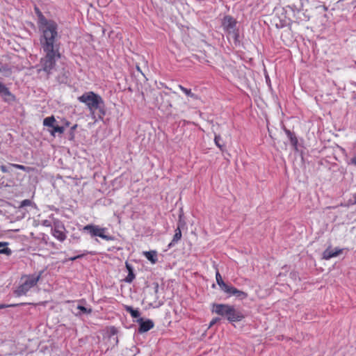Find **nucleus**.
I'll list each match as a JSON object with an SVG mask.
<instances>
[{
	"label": "nucleus",
	"mask_w": 356,
	"mask_h": 356,
	"mask_svg": "<svg viewBox=\"0 0 356 356\" xmlns=\"http://www.w3.org/2000/svg\"><path fill=\"white\" fill-rule=\"evenodd\" d=\"M8 165L13 167L15 168H17V169L22 170L27 172H30V170H31L30 168L24 166L23 165H20V164L9 163Z\"/></svg>",
	"instance_id": "21"
},
{
	"label": "nucleus",
	"mask_w": 356,
	"mask_h": 356,
	"mask_svg": "<svg viewBox=\"0 0 356 356\" xmlns=\"http://www.w3.org/2000/svg\"><path fill=\"white\" fill-rule=\"evenodd\" d=\"M352 163L356 165V158L352 159Z\"/></svg>",
	"instance_id": "31"
},
{
	"label": "nucleus",
	"mask_w": 356,
	"mask_h": 356,
	"mask_svg": "<svg viewBox=\"0 0 356 356\" xmlns=\"http://www.w3.org/2000/svg\"><path fill=\"white\" fill-rule=\"evenodd\" d=\"M83 230L89 233L92 237L99 236L106 241H111L113 239L112 236L105 234V232H106V228L105 227H100L98 225L91 224L84 226Z\"/></svg>",
	"instance_id": "5"
},
{
	"label": "nucleus",
	"mask_w": 356,
	"mask_h": 356,
	"mask_svg": "<svg viewBox=\"0 0 356 356\" xmlns=\"http://www.w3.org/2000/svg\"><path fill=\"white\" fill-rule=\"evenodd\" d=\"M138 321L140 324L138 331L140 333L146 332L150 330L152 328L154 327V325L153 321L149 319L143 321V318H140Z\"/></svg>",
	"instance_id": "10"
},
{
	"label": "nucleus",
	"mask_w": 356,
	"mask_h": 356,
	"mask_svg": "<svg viewBox=\"0 0 356 356\" xmlns=\"http://www.w3.org/2000/svg\"><path fill=\"white\" fill-rule=\"evenodd\" d=\"M126 267L129 271V273L130 272V270H133V268L132 267L127 263H126Z\"/></svg>",
	"instance_id": "30"
},
{
	"label": "nucleus",
	"mask_w": 356,
	"mask_h": 356,
	"mask_svg": "<svg viewBox=\"0 0 356 356\" xmlns=\"http://www.w3.org/2000/svg\"><path fill=\"white\" fill-rule=\"evenodd\" d=\"M175 234L172 238V242L169 244V246H171L173 243H177L181 238V231L179 227L175 231Z\"/></svg>",
	"instance_id": "15"
},
{
	"label": "nucleus",
	"mask_w": 356,
	"mask_h": 356,
	"mask_svg": "<svg viewBox=\"0 0 356 356\" xmlns=\"http://www.w3.org/2000/svg\"><path fill=\"white\" fill-rule=\"evenodd\" d=\"M134 278H135V275H134L133 270H130V272L128 273V275L125 278V281L128 283H131L133 282Z\"/></svg>",
	"instance_id": "23"
},
{
	"label": "nucleus",
	"mask_w": 356,
	"mask_h": 356,
	"mask_svg": "<svg viewBox=\"0 0 356 356\" xmlns=\"http://www.w3.org/2000/svg\"><path fill=\"white\" fill-rule=\"evenodd\" d=\"M58 26L52 20L45 18L41 19L40 30L42 35L40 39L44 56L41 58L39 71H44L47 74L51 73L55 68L58 60L61 58L60 42L58 40Z\"/></svg>",
	"instance_id": "1"
},
{
	"label": "nucleus",
	"mask_w": 356,
	"mask_h": 356,
	"mask_svg": "<svg viewBox=\"0 0 356 356\" xmlns=\"http://www.w3.org/2000/svg\"><path fill=\"white\" fill-rule=\"evenodd\" d=\"M124 308L133 318H138L140 316V312L137 309H134L132 307L126 305Z\"/></svg>",
	"instance_id": "17"
},
{
	"label": "nucleus",
	"mask_w": 356,
	"mask_h": 356,
	"mask_svg": "<svg viewBox=\"0 0 356 356\" xmlns=\"http://www.w3.org/2000/svg\"><path fill=\"white\" fill-rule=\"evenodd\" d=\"M343 252V249L341 248H335L332 250L330 248H327L323 253V259L325 260H328L332 257H335L339 254H341Z\"/></svg>",
	"instance_id": "11"
},
{
	"label": "nucleus",
	"mask_w": 356,
	"mask_h": 356,
	"mask_svg": "<svg viewBox=\"0 0 356 356\" xmlns=\"http://www.w3.org/2000/svg\"><path fill=\"white\" fill-rule=\"evenodd\" d=\"M211 312L225 318L229 322L241 321L245 317L242 312L235 309L234 306L228 304H213Z\"/></svg>",
	"instance_id": "2"
},
{
	"label": "nucleus",
	"mask_w": 356,
	"mask_h": 356,
	"mask_svg": "<svg viewBox=\"0 0 356 356\" xmlns=\"http://www.w3.org/2000/svg\"><path fill=\"white\" fill-rule=\"evenodd\" d=\"M216 282H217L218 285L220 286V288L222 290L225 286V285L227 284L225 283L224 281L222 280V276L220 274V273L218 272V270H217L216 273Z\"/></svg>",
	"instance_id": "18"
},
{
	"label": "nucleus",
	"mask_w": 356,
	"mask_h": 356,
	"mask_svg": "<svg viewBox=\"0 0 356 356\" xmlns=\"http://www.w3.org/2000/svg\"><path fill=\"white\" fill-rule=\"evenodd\" d=\"M56 122V119L54 116L47 117L43 120V125L45 127H52Z\"/></svg>",
	"instance_id": "16"
},
{
	"label": "nucleus",
	"mask_w": 356,
	"mask_h": 356,
	"mask_svg": "<svg viewBox=\"0 0 356 356\" xmlns=\"http://www.w3.org/2000/svg\"><path fill=\"white\" fill-rule=\"evenodd\" d=\"M221 140V137L220 135H215L214 142L216 145L221 150L223 151V145L220 144V140Z\"/></svg>",
	"instance_id": "22"
},
{
	"label": "nucleus",
	"mask_w": 356,
	"mask_h": 356,
	"mask_svg": "<svg viewBox=\"0 0 356 356\" xmlns=\"http://www.w3.org/2000/svg\"><path fill=\"white\" fill-rule=\"evenodd\" d=\"M78 100L84 104L92 113L99 108L101 104H104L102 97L92 91L84 92L78 97Z\"/></svg>",
	"instance_id": "3"
},
{
	"label": "nucleus",
	"mask_w": 356,
	"mask_h": 356,
	"mask_svg": "<svg viewBox=\"0 0 356 356\" xmlns=\"http://www.w3.org/2000/svg\"><path fill=\"white\" fill-rule=\"evenodd\" d=\"M52 128V130L50 131L51 132V135L52 136H55V133H59V134H63L65 131V129L63 127H60V126H58V125H54V127H51Z\"/></svg>",
	"instance_id": "20"
},
{
	"label": "nucleus",
	"mask_w": 356,
	"mask_h": 356,
	"mask_svg": "<svg viewBox=\"0 0 356 356\" xmlns=\"http://www.w3.org/2000/svg\"><path fill=\"white\" fill-rule=\"evenodd\" d=\"M26 303H21V304H12V305H0V309H3V308H6V307H16V306H18V305H26Z\"/></svg>",
	"instance_id": "26"
},
{
	"label": "nucleus",
	"mask_w": 356,
	"mask_h": 356,
	"mask_svg": "<svg viewBox=\"0 0 356 356\" xmlns=\"http://www.w3.org/2000/svg\"><path fill=\"white\" fill-rule=\"evenodd\" d=\"M51 234L54 238L60 242L64 241L66 238L65 228L64 225L59 220H56L53 223L51 228Z\"/></svg>",
	"instance_id": "6"
},
{
	"label": "nucleus",
	"mask_w": 356,
	"mask_h": 356,
	"mask_svg": "<svg viewBox=\"0 0 356 356\" xmlns=\"http://www.w3.org/2000/svg\"><path fill=\"white\" fill-rule=\"evenodd\" d=\"M10 166H7V165H1L0 166V170L1 171L3 172V173H8L10 172Z\"/></svg>",
	"instance_id": "25"
},
{
	"label": "nucleus",
	"mask_w": 356,
	"mask_h": 356,
	"mask_svg": "<svg viewBox=\"0 0 356 356\" xmlns=\"http://www.w3.org/2000/svg\"><path fill=\"white\" fill-rule=\"evenodd\" d=\"M237 22L236 20L230 15H226L223 17L222 21V26L223 30L227 33H235L236 26Z\"/></svg>",
	"instance_id": "7"
},
{
	"label": "nucleus",
	"mask_w": 356,
	"mask_h": 356,
	"mask_svg": "<svg viewBox=\"0 0 356 356\" xmlns=\"http://www.w3.org/2000/svg\"><path fill=\"white\" fill-rule=\"evenodd\" d=\"M77 309L81 310L83 313L90 314L92 312L91 309H87L86 307L82 305H79L77 307Z\"/></svg>",
	"instance_id": "24"
},
{
	"label": "nucleus",
	"mask_w": 356,
	"mask_h": 356,
	"mask_svg": "<svg viewBox=\"0 0 356 356\" xmlns=\"http://www.w3.org/2000/svg\"><path fill=\"white\" fill-rule=\"evenodd\" d=\"M8 245V243L7 242H0V254H5L6 255L11 254V250L6 247Z\"/></svg>",
	"instance_id": "14"
},
{
	"label": "nucleus",
	"mask_w": 356,
	"mask_h": 356,
	"mask_svg": "<svg viewBox=\"0 0 356 356\" xmlns=\"http://www.w3.org/2000/svg\"><path fill=\"white\" fill-rule=\"evenodd\" d=\"M219 321L218 318H215L211 320V321L209 323V327H212L213 325H215L218 321Z\"/></svg>",
	"instance_id": "27"
},
{
	"label": "nucleus",
	"mask_w": 356,
	"mask_h": 356,
	"mask_svg": "<svg viewBox=\"0 0 356 356\" xmlns=\"http://www.w3.org/2000/svg\"><path fill=\"white\" fill-rule=\"evenodd\" d=\"M286 134L288 135V136L289 137V139H290V142L291 143V145L294 147H297V145H298V138H296V136L293 134L291 133L290 131H286Z\"/></svg>",
	"instance_id": "19"
},
{
	"label": "nucleus",
	"mask_w": 356,
	"mask_h": 356,
	"mask_svg": "<svg viewBox=\"0 0 356 356\" xmlns=\"http://www.w3.org/2000/svg\"><path fill=\"white\" fill-rule=\"evenodd\" d=\"M137 70H138V71H140V67H137Z\"/></svg>",
	"instance_id": "33"
},
{
	"label": "nucleus",
	"mask_w": 356,
	"mask_h": 356,
	"mask_svg": "<svg viewBox=\"0 0 356 356\" xmlns=\"http://www.w3.org/2000/svg\"><path fill=\"white\" fill-rule=\"evenodd\" d=\"M143 254L152 264L157 262V252L155 250L144 252Z\"/></svg>",
	"instance_id": "12"
},
{
	"label": "nucleus",
	"mask_w": 356,
	"mask_h": 356,
	"mask_svg": "<svg viewBox=\"0 0 356 356\" xmlns=\"http://www.w3.org/2000/svg\"><path fill=\"white\" fill-rule=\"evenodd\" d=\"M222 290L229 296H235L241 300L245 299L248 297L247 293L228 284H226Z\"/></svg>",
	"instance_id": "8"
},
{
	"label": "nucleus",
	"mask_w": 356,
	"mask_h": 356,
	"mask_svg": "<svg viewBox=\"0 0 356 356\" xmlns=\"http://www.w3.org/2000/svg\"><path fill=\"white\" fill-rule=\"evenodd\" d=\"M0 95L6 102H13L15 97L13 95L9 89L1 82H0Z\"/></svg>",
	"instance_id": "9"
},
{
	"label": "nucleus",
	"mask_w": 356,
	"mask_h": 356,
	"mask_svg": "<svg viewBox=\"0 0 356 356\" xmlns=\"http://www.w3.org/2000/svg\"><path fill=\"white\" fill-rule=\"evenodd\" d=\"M30 203H31V201L29 200H24L22 202V206L29 205Z\"/></svg>",
	"instance_id": "29"
},
{
	"label": "nucleus",
	"mask_w": 356,
	"mask_h": 356,
	"mask_svg": "<svg viewBox=\"0 0 356 356\" xmlns=\"http://www.w3.org/2000/svg\"><path fill=\"white\" fill-rule=\"evenodd\" d=\"M42 272L38 275H29L25 277V281L15 291V294L19 297L24 296L27 292L37 284L41 277Z\"/></svg>",
	"instance_id": "4"
},
{
	"label": "nucleus",
	"mask_w": 356,
	"mask_h": 356,
	"mask_svg": "<svg viewBox=\"0 0 356 356\" xmlns=\"http://www.w3.org/2000/svg\"><path fill=\"white\" fill-rule=\"evenodd\" d=\"M323 9H324V10H325V11H327V7H325V6H324V7H323Z\"/></svg>",
	"instance_id": "32"
},
{
	"label": "nucleus",
	"mask_w": 356,
	"mask_h": 356,
	"mask_svg": "<svg viewBox=\"0 0 356 356\" xmlns=\"http://www.w3.org/2000/svg\"><path fill=\"white\" fill-rule=\"evenodd\" d=\"M84 256V254H79V255H77V256H75V257H71L69 259V260L70 261H74L76 260V259H79V258H81L82 257Z\"/></svg>",
	"instance_id": "28"
},
{
	"label": "nucleus",
	"mask_w": 356,
	"mask_h": 356,
	"mask_svg": "<svg viewBox=\"0 0 356 356\" xmlns=\"http://www.w3.org/2000/svg\"><path fill=\"white\" fill-rule=\"evenodd\" d=\"M178 88L187 96L193 99H199L198 95L192 92L191 89H188L181 85H178Z\"/></svg>",
	"instance_id": "13"
}]
</instances>
